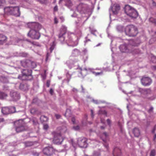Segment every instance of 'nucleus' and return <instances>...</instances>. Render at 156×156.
Masks as SVG:
<instances>
[{
	"mask_svg": "<svg viewBox=\"0 0 156 156\" xmlns=\"http://www.w3.org/2000/svg\"><path fill=\"white\" fill-rule=\"evenodd\" d=\"M76 37L73 38L75 35L71 33L66 32V27L62 26L60 29V33L58 35L60 41L63 43L65 41L67 44L70 46L74 47L78 44V41L81 35V32L79 29H76L75 32Z\"/></svg>",
	"mask_w": 156,
	"mask_h": 156,
	"instance_id": "1",
	"label": "nucleus"
},
{
	"mask_svg": "<svg viewBox=\"0 0 156 156\" xmlns=\"http://www.w3.org/2000/svg\"><path fill=\"white\" fill-rule=\"evenodd\" d=\"M28 26L31 29L28 35L31 38L38 39L40 35L38 30L41 28V26L38 23L31 22L27 24Z\"/></svg>",
	"mask_w": 156,
	"mask_h": 156,
	"instance_id": "2",
	"label": "nucleus"
},
{
	"mask_svg": "<svg viewBox=\"0 0 156 156\" xmlns=\"http://www.w3.org/2000/svg\"><path fill=\"white\" fill-rule=\"evenodd\" d=\"M129 48L130 46H127L126 44L121 45L119 47L120 51L122 52L131 53L133 54L140 53V51L138 49L133 48L131 50H130Z\"/></svg>",
	"mask_w": 156,
	"mask_h": 156,
	"instance_id": "3",
	"label": "nucleus"
},
{
	"mask_svg": "<svg viewBox=\"0 0 156 156\" xmlns=\"http://www.w3.org/2000/svg\"><path fill=\"white\" fill-rule=\"evenodd\" d=\"M125 11L128 16L133 19L136 18L138 15L137 11L129 5L125 6Z\"/></svg>",
	"mask_w": 156,
	"mask_h": 156,
	"instance_id": "4",
	"label": "nucleus"
},
{
	"mask_svg": "<svg viewBox=\"0 0 156 156\" xmlns=\"http://www.w3.org/2000/svg\"><path fill=\"white\" fill-rule=\"evenodd\" d=\"M125 32L129 36H135L138 33L136 28L133 25H128L125 28Z\"/></svg>",
	"mask_w": 156,
	"mask_h": 156,
	"instance_id": "5",
	"label": "nucleus"
},
{
	"mask_svg": "<svg viewBox=\"0 0 156 156\" xmlns=\"http://www.w3.org/2000/svg\"><path fill=\"white\" fill-rule=\"evenodd\" d=\"M23 120L20 119L16 122L15 123V125H18L16 128V130L17 132L19 133L26 129L24 126L25 124Z\"/></svg>",
	"mask_w": 156,
	"mask_h": 156,
	"instance_id": "6",
	"label": "nucleus"
},
{
	"mask_svg": "<svg viewBox=\"0 0 156 156\" xmlns=\"http://www.w3.org/2000/svg\"><path fill=\"white\" fill-rule=\"evenodd\" d=\"M53 134L54 136L53 143L57 144H61L63 139L60 133L54 132Z\"/></svg>",
	"mask_w": 156,
	"mask_h": 156,
	"instance_id": "7",
	"label": "nucleus"
},
{
	"mask_svg": "<svg viewBox=\"0 0 156 156\" xmlns=\"http://www.w3.org/2000/svg\"><path fill=\"white\" fill-rule=\"evenodd\" d=\"M87 5L83 3H80L76 7L77 11L81 14L85 13L87 12Z\"/></svg>",
	"mask_w": 156,
	"mask_h": 156,
	"instance_id": "8",
	"label": "nucleus"
},
{
	"mask_svg": "<svg viewBox=\"0 0 156 156\" xmlns=\"http://www.w3.org/2000/svg\"><path fill=\"white\" fill-rule=\"evenodd\" d=\"M32 71L30 69H23L22 72V76H19L18 78L22 80H27L28 79L26 77L31 76Z\"/></svg>",
	"mask_w": 156,
	"mask_h": 156,
	"instance_id": "9",
	"label": "nucleus"
},
{
	"mask_svg": "<svg viewBox=\"0 0 156 156\" xmlns=\"http://www.w3.org/2000/svg\"><path fill=\"white\" fill-rule=\"evenodd\" d=\"M78 145L82 148H86L87 146V139L83 137L79 138L77 140Z\"/></svg>",
	"mask_w": 156,
	"mask_h": 156,
	"instance_id": "10",
	"label": "nucleus"
},
{
	"mask_svg": "<svg viewBox=\"0 0 156 156\" xmlns=\"http://www.w3.org/2000/svg\"><path fill=\"white\" fill-rule=\"evenodd\" d=\"M139 92L141 93L142 97L145 98L151 93V90L150 89H143L140 88Z\"/></svg>",
	"mask_w": 156,
	"mask_h": 156,
	"instance_id": "11",
	"label": "nucleus"
},
{
	"mask_svg": "<svg viewBox=\"0 0 156 156\" xmlns=\"http://www.w3.org/2000/svg\"><path fill=\"white\" fill-rule=\"evenodd\" d=\"M43 152L44 154L48 156H50L54 152V150L53 148L48 147L45 148L43 150Z\"/></svg>",
	"mask_w": 156,
	"mask_h": 156,
	"instance_id": "12",
	"label": "nucleus"
},
{
	"mask_svg": "<svg viewBox=\"0 0 156 156\" xmlns=\"http://www.w3.org/2000/svg\"><path fill=\"white\" fill-rule=\"evenodd\" d=\"M142 84L145 86L150 85L151 82V79L148 77H143L141 80Z\"/></svg>",
	"mask_w": 156,
	"mask_h": 156,
	"instance_id": "13",
	"label": "nucleus"
},
{
	"mask_svg": "<svg viewBox=\"0 0 156 156\" xmlns=\"http://www.w3.org/2000/svg\"><path fill=\"white\" fill-rule=\"evenodd\" d=\"M100 137L102 139V140L104 142L103 145L104 146L107 148L108 149V144L107 143V139L108 137V135L106 133H104L102 134L100 136Z\"/></svg>",
	"mask_w": 156,
	"mask_h": 156,
	"instance_id": "14",
	"label": "nucleus"
},
{
	"mask_svg": "<svg viewBox=\"0 0 156 156\" xmlns=\"http://www.w3.org/2000/svg\"><path fill=\"white\" fill-rule=\"evenodd\" d=\"M10 96L14 100H18L20 98V96L18 93L14 90H12L10 92Z\"/></svg>",
	"mask_w": 156,
	"mask_h": 156,
	"instance_id": "15",
	"label": "nucleus"
},
{
	"mask_svg": "<svg viewBox=\"0 0 156 156\" xmlns=\"http://www.w3.org/2000/svg\"><path fill=\"white\" fill-rule=\"evenodd\" d=\"M111 9L114 14H116L120 9L119 5L116 4H115L112 6L111 7Z\"/></svg>",
	"mask_w": 156,
	"mask_h": 156,
	"instance_id": "16",
	"label": "nucleus"
},
{
	"mask_svg": "<svg viewBox=\"0 0 156 156\" xmlns=\"http://www.w3.org/2000/svg\"><path fill=\"white\" fill-rule=\"evenodd\" d=\"M12 14L16 16H19L20 15L19 8L18 6L12 7Z\"/></svg>",
	"mask_w": 156,
	"mask_h": 156,
	"instance_id": "17",
	"label": "nucleus"
},
{
	"mask_svg": "<svg viewBox=\"0 0 156 156\" xmlns=\"http://www.w3.org/2000/svg\"><path fill=\"white\" fill-rule=\"evenodd\" d=\"M82 72L80 73L81 74H82V73L84 72V71H89L91 72H92L93 74H94L95 76H98L100 74H102V72H96L94 71V69H91V68H85L83 69L82 70Z\"/></svg>",
	"mask_w": 156,
	"mask_h": 156,
	"instance_id": "18",
	"label": "nucleus"
},
{
	"mask_svg": "<svg viewBox=\"0 0 156 156\" xmlns=\"http://www.w3.org/2000/svg\"><path fill=\"white\" fill-rule=\"evenodd\" d=\"M62 1H64L65 2V5L69 8L73 5V3L70 0H59L58 4H61Z\"/></svg>",
	"mask_w": 156,
	"mask_h": 156,
	"instance_id": "19",
	"label": "nucleus"
},
{
	"mask_svg": "<svg viewBox=\"0 0 156 156\" xmlns=\"http://www.w3.org/2000/svg\"><path fill=\"white\" fill-rule=\"evenodd\" d=\"M13 9L12 7H7L4 9V11L5 14L12 15Z\"/></svg>",
	"mask_w": 156,
	"mask_h": 156,
	"instance_id": "20",
	"label": "nucleus"
},
{
	"mask_svg": "<svg viewBox=\"0 0 156 156\" xmlns=\"http://www.w3.org/2000/svg\"><path fill=\"white\" fill-rule=\"evenodd\" d=\"M120 153L121 151L119 148L116 147L114 148L113 152V156H119Z\"/></svg>",
	"mask_w": 156,
	"mask_h": 156,
	"instance_id": "21",
	"label": "nucleus"
},
{
	"mask_svg": "<svg viewBox=\"0 0 156 156\" xmlns=\"http://www.w3.org/2000/svg\"><path fill=\"white\" fill-rule=\"evenodd\" d=\"M80 54V52L79 50L77 49H74L72 52V55L73 56H76Z\"/></svg>",
	"mask_w": 156,
	"mask_h": 156,
	"instance_id": "22",
	"label": "nucleus"
},
{
	"mask_svg": "<svg viewBox=\"0 0 156 156\" xmlns=\"http://www.w3.org/2000/svg\"><path fill=\"white\" fill-rule=\"evenodd\" d=\"M7 37L4 35L0 34V44H3L6 40Z\"/></svg>",
	"mask_w": 156,
	"mask_h": 156,
	"instance_id": "23",
	"label": "nucleus"
},
{
	"mask_svg": "<svg viewBox=\"0 0 156 156\" xmlns=\"http://www.w3.org/2000/svg\"><path fill=\"white\" fill-rule=\"evenodd\" d=\"M82 53L83 55V59H84V62H85L86 60H87L88 58V56L87 55V50L86 49H84L83 50Z\"/></svg>",
	"mask_w": 156,
	"mask_h": 156,
	"instance_id": "24",
	"label": "nucleus"
},
{
	"mask_svg": "<svg viewBox=\"0 0 156 156\" xmlns=\"http://www.w3.org/2000/svg\"><path fill=\"white\" fill-rule=\"evenodd\" d=\"M133 133L135 136L138 137L140 134V132L139 129L136 128H134L133 130Z\"/></svg>",
	"mask_w": 156,
	"mask_h": 156,
	"instance_id": "25",
	"label": "nucleus"
},
{
	"mask_svg": "<svg viewBox=\"0 0 156 156\" xmlns=\"http://www.w3.org/2000/svg\"><path fill=\"white\" fill-rule=\"evenodd\" d=\"M9 108L3 107L2 108V112L3 114L6 115L9 113Z\"/></svg>",
	"mask_w": 156,
	"mask_h": 156,
	"instance_id": "26",
	"label": "nucleus"
},
{
	"mask_svg": "<svg viewBox=\"0 0 156 156\" xmlns=\"http://www.w3.org/2000/svg\"><path fill=\"white\" fill-rule=\"evenodd\" d=\"M73 60H68L66 62V64L68 67L70 68L71 69L73 66Z\"/></svg>",
	"mask_w": 156,
	"mask_h": 156,
	"instance_id": "27",
	"label": "nucleus"
},
{
	"mask_svg": "<svg viewBox=\"0 0 156 156\" xmlns=\"http://www.w3.org/2000/svg\"><path fill=\"white\" fill-rule=\"evenodd\" d=\"M8 96L7 94L4 92L0 91V99L5 98Z\"/></svg>",
	"mask_w": 156,
	"mask_h": 156,
	"instance_id": "28",
	"label": "nucleus"
},
{
	"mask_svg": "<svg viewBox=\"0 0 156 156\" xmlns=\"http://www.w3.org/2000/svg\"><path fill=\"white\" fill-rule=\"evenodd\" d=\"M71 115L70 110L69 109H67L65 114V116L66 117H70Z\"/></svg>",
	"mask_w": 156,
	"mask_h": 156,
	"instance_id": "29",
	"label": "nucleus"
},
{
	"mask_svg": "<svg viewBox=\"0 0 156 156\" xmlns=\"http://www.w3.org/2000/svg\"><path fill=\"white\" fill-rule=\"evenodd\" d=\"M116 29L118 31L120 32H122L123 31H125V28L122 25L117 26Z\"/></svg>",
	"mask_w": 156,
	"mask_h": 156,
	"instance_id": "30",
	"label": "nucleus"
},
{
	"mask_svg": "<svg viewBox=\"0 0 156 156\" xmlns=\"http://www.w3.org/2000/svg\"><path fill=\"white\" fill-rule=\"evenodd\" d=\"M55 44L54 41H53L52 44L50 45V47L49 49V51L51 52L55 47Z\"/></svg>",
	"mask_w": 156,
	"mask_h": 156,
	"instance_id": "31",
	"label": "nucleus"
},
{
	"mask_svg": "<svg viewBox=\"0 0 156 156\" xmlns=\"http://www.w3.org/2000/svg\"><path fill=\"white\" fill-rule=\"evenodd\" d=\"M150 57L151 58V60L152 62L154 63H156V57L154 55L151 54Z\"/></svg>",
	"mask_w": 156,
	"mask_h": 156,
	"instance_id": "32",
	"label": "nucleus"
},
{
	"mask_svg": "<svg viewBox=\"0 0 156 156\" xmlns=\"http://www.w3.org/2000/svg\"><path fill=\"white\" fill-rule=\"evenodd\" d=\"M9 113H13L16 112V108L14 107H11L9 108Z\"/></svg>",
	"mask_w": 156,
	"mask_h": 156,
	"instance_id": "33",
	"label": "nucleus"
},
{
	"mask_svg": "<svg viewBox=\"0 0 156 156\" xmlns=\"http://www.w3.org/2000/svg\"><path fill=\"white\" fill-rule=\"evenodd\" d=\"M88 98H90V96H88ZM90 98L91 99V100L90 101H91L93 103H94L96 104H99V103H101V102H104V101L103 102H101L100 101H98L97 100H94L93 99L91 98Z\"/></svg>",
	"mask_w": 156,
	"mask_h": 156,
	"instance_id": "34",
	"label": "nucleus"
},
{
	"mask_svg": "<svg viewBox=\"0 0 156 156\" xmlns=\"http://www.w3.org/2000/svg\"><path fill=\"white\" fill-rule=\"evenodd\" d=\"M87 119V115H85L82 121V123L83 125H85L86 123V121Z\"/></svg>",
	"mask_w": 156,
	"mask_h": 156,
	"instance_id": "35",
	"label": "nucleus"
},
{
	"mask_svg": "<svg viewBox=\"0 0 156 156\" xmlns=\"http://www.w3.org/2000/svg\"><path fill=\"white\" fill-rule=\"evenodd\" d=\"M58 130H59L61 133H65L67 130V129L65 126H64L63 128L61 129L58 128Z\"/></svg>",
	"mask_w": 156,
	"mask_h": 156,
	"instance_id": "36",
	"label": "nucleus"
},
{
	"mask_svg": "<svg viewBox=\"0 0 156 156\" xmlns=\"http://www.w3.org/2000/svg\"><path fill=\"white\" fill-rule=\"evenodd\" d=\"M149 20L150 22L154 23L156 25V19H154L153 17H151L149 19Z\"/></svg>",
	"mask_w": 156,
	"mask_h": 156,
	"instance_id": "37",
	"label": "nucleus"
},
{
	"mask_svg": "<svg viewBox=\"0 0 156 156\" xmlns=\"http://www.w3.org/2000/svg\"><path fill=\"white\" fill-rule=\"evenodd\" d=\"M155 154V151L154 150L151 151L150 155V156H154Z\"/></svg>",
	"mask_w": 156,
	"mask_h": 156,
	"instance_id": "38",
	"label": "nucleus"
},
{
	"mask_svg": "<svg viewBox=\"0 0 156 156\" xmlns=\"http://www.w3.org/2000/svg\"><path fill=\"white\" fill-rule=\"evenodd\" d=\"M58 6L56 5L54 8L53 11L54 12H57L58 11Z\"/></svg>",
	"mask_w": 156,
	"mask_h": 156,
	"instance_id": "39",
	"label": "nucleus"
},
{
	"mask_svg": "<svg viewBox=\"0 0 156 156\" xmlns=\"http://www.w3.org/2000/svg\"><path fill=\"white\" fill-rule=\"evenodd\" d=\"M66 76L67 78V79L68 80V82L71 78V75L70 74H69L68 72L66 74Z\"/></svg>",
	"mask_w": 156,
	"mask_h": 156,
	"instance_id": "40",
	"label": "nucleus"
},
{
	"mask_svg": "<svg viewBox=\"0 0 156 156\" xmlns=\"http://www.w3.org/2000/svg\"><path fill=\"white\" fill-rule=\"evenodd\" d=\"M99 113L100 114H102L105 115H106L107 114V112L105 111H102L101 110L99 111Z\"/></svg>",
	"mask_w": 156,
	"mask_h": 156,
	"instance_id": "41",
	"label": "nucleus"
},
{
	"mask_svg": "<svg viewBox=\"0 0 156 156\" xmlns=\"http://www.w3.org/2000/svg\"><path fill=\"white\" fill-rule=\"evenodd\" d=\"M5 2V0H0V6H3Z\"/></svg>",
	"mask_w": 156,
	"mask_h": 156,
	"instance_id": "42",
	"label": "nucleus"
},
{
	"mask_svg": "<svg viewBox=\"0 0 156 156\" xmlns=\"http://www.w3.org/2000/svg\"><path fill=\"white\" fill-rule=\"evenodd\" d=\"M36 109L34 108H33L30 110V112L32 114H34L36 112Z\"/></svg>",
	"mask_w": 156,
	"mask_h": 156,
	"instance_id": "43",
	"label": "nucleus"
},
{
	"mask_svg": "<svg viewBox=\"0 0 156 156\" xmlns=\"http://www.w3.org/2000/svg\"><path fill=\"white\" fill-rule=\"evenodd\" d=\"M89 29H90V32H91V33L93 34H94V33L96 32V31L95 30H92L91 29V28L90 27H89Z\"/></svg>",
	"mask_w": 156,
	"mask_h": 156,
	"instance_id": "44",
	"label": "nucleus"
},
{
	"mask_svg": "<svg viewBox=\"0 0 156 156\" xmlns=\"http://www.w3.org/2000/svg\"><path fill=\"white\" fill-rule=\"evenodd\" d=\"M48 127V126L47 124H45L43 125L44 129H47Z\"/></svg>",
	"mask_w": 156,
	"mask_h": 156,
	"instance_id": "45",
	"label": "nucleus"
},
{
	"mask_svg": "<svg viewBox=\"0 0 156 156\" xmlns=\"http://www.w3.org/2000/svg\"><path fill=\"white\" fill-rule=\"evenodd\" d=\"M73 129L76 130H78L79 129V127L78 126H74L73 127Z\"/></svg>",
	"mask_w": 156,
	"mask_h": 156,
	"instance_id": "46",
	"label": "nucleus"
},
{
	"mask_svg": "<svg viewBox=\"0 0 156 156\" xmlns=\"http://www.w3.org/2000/svg\"><path fill=\"white\" fill-rule=\"evenodd\" d=\"M20 55L23 57H25L27 56V54L26 53L23 52Z\"/></svg>",
	"mask_w": 156,
	"mask_h": 156,
	"instance_id": "47",
	"label": "nucleus"
},
{
	"mask_svg": "<svg viewBox=\"0 0 156 156\" xmlns=\"http://www.w3.org/2000/svg\"><path fill=\"white\" fill-rule=\"evenodd\" d=\"M107 122L109 126H110L111 125V121L109 119H108L107 120Z\"/></svg>",
	"mask_w": 156,
	"mask_h": 156,
	"instance_id": "48",
	"label": "nucleus"
},
{
	"mask_svg": "<svg viewBox=\"0 0 156 156\" xmlns=\"http://www.w3.org/2000/svg\"><path fill=\"white\" fill-rule=\"evenodd\" d=\"M33 0H24V2L27 3L28 2L29 3H31L33 1Z\"/></svg>",
	"mask_w": 156,
	"mask_h": 156,
	"instance_id": "49",
	"label": "nucleus"
},
{
	"mask_svg": "<svg viewBox=\"0 0 156 156\" xmlns=\"http://www.w3.org/2000/svg\"><path fill=\"white\" fill-rule=\"evenodd\" d=\"M48 51H48V52H47V54L46 58V61H48V57L49 56V53Z\"/></svg>",
	"mask_w": 156,
	"mask_h": 156,
	"instance_id": "50",
	"label": "nucleus"
},
{
	"mask_svg": "<svg viewBox=\"0 0 156 156\" xmlns=\"http://www.w3.org/2000/svg\"><path fill=\"white\" fill-rule=\"evenodd\" d=\"M153 108L152 107H150L149 110H148V112L150 113H151V112L152 111Z\"/></svg>",
	"mask_w": 156,
	"mask_h": 156,
	"instance_id": "51",
	"label": "nucleus"
},
{
	"mask_svg": "<svg viewBox=\"0 0 156 156\" xmlns=\"http://www.w3.org/2000/svg\"><path fill=\"white\" fill-rule=\"evenodd\" d=\"M9 3L11 4H14L15 3V1L14 0H10Z\"/></svg>",
	"mask_w": 156,
	"mask_h": 156,
	"instance_id": "52",
	"label": "nucleus"
},
{
	"mask_svg": "<svg viewBox=\"0 0 156 156\" xmlns=\"http://www.w3.org/2000/svg\"><path fill=\"white\" fill-rule=\"evenodd\" d=\"M55 117L57 119H59L60 118V115L58 114H56L55 115Z\"/></svg>",
	"mask_w": 156,
	"mask_h": 156,
	"instance_id": "53",
	"label": "nucleus"
},
{
	"mask_svg": "<svg viewBox=\"0 0 156 156\" xmlns=\"http://www.w3.org/2000/svg\"><path fill=\"white\" fill-rule=\"evenodd\" d=\"M71 120L73 123L74 124L75 123V118L74 117H72Z\"/></svg>",
	"mask_w": 156,
	"mask_h": 156,
	"instance_id": "54",
	"label": "nucleus"
},
{
	"mask_svg": "<svg viewBox=\"0 0 156 156\" xmlns=\"http://www.w3.org/2000/svg\"><path fill=\"white\" fill-rule=\"evenodd\" d=\"M54 22L55 23H58V20L56 17L54 18Z\"/></svg>",
	"mask_w": 156,
	"mask_h": 156,
	"instance_id": "55",
	"label": "nucleus"
},
{
	"mask_svg": "<svg viewBox=\"0 0 156 156\" xmlns=\"http://www.w3.org/2000/svg\"><path fill=\"white\" fill-rule=\"evenodd\" d=\"M50 93L51 95H52L53 93V90L52 89H51L50 90Z\"/></svg>",
	"mask_w": 156,
	"mask_h": 156,
	"instance_id": "56",
	"label": "nucleus"
},
{
	"mask_svg": "<svg viewBox=\"0 0 156 156\" xmlns=\"http://www.w3.org/2000/svg\"><path fill=\"white\" fill-rule=\"evenodd\" d=\"M91 117L92 118H93L94 117V115L93 114V110H91Z\"/></svg>",
	"mask_w": 156,
	"mask_h": 156,
	"instance_id": "57",
	"label": "nucleus"
},
{
	"mask_svg": "<svg viewBox=\"0 0 156 156\" xmlns=\"http://www.w3.org/2000/svg\"><path fill=\"white\" fill-rule=\"evenodd\" d=\"M46 85L47 87H49L50 85V82L49 81H47L46 83Z\"/></svg>",
	"mask_w": 156,
	"mask_h": 156,
	"instance_id": "58",
	"label": "nucleus"
},
{
	"mask_svg": "<svg viewBox=\"0 0 156 156\" xmlns=\"http://www.w3.org/2000/svg\"><path fill=\"white\" fill-rule=\"evenodd\" d=\"M4 121V119L2 118H0V123Z\"/></svg>",
	"mask_w": 156,
	"mask_h": 156,
	"instance_id": "59",
	"label": "nucleus"
},
{
	"mask_svg": "<svg viewBox=\"0 0 156 156\" xmlns=\"http://www.w3.org/2000/svg\"><path fill=\"white\" fill-rule=\"evenodd\" d=\"M44 118L46 120H47V118L46 117H45V116H42L41 117V119L42 118Z\"/></svg>",
	"mask_w": 156,
	"mask_h": 156,
	"instance_id": "60",
	"label": "nucleus"
},
{
	"mask_svg": "<svg viewBox=\"0 0 156 156\" xmlns=\"http://www.w3.org/2000/svg\"><path fill=\"white\" fill-rule=\"evenodd\" d=\"M60 19L61 20L62 22H63L64 20V18L62 16L60 17Z\"/></svg>",
	"mask_w": 156,
	"mask_h": 156,
	"instance_id": "61",
	"label": "nucleus"
},
{
	"mask_svg": "<svg viewBox=\"0 0 156 156\" xmlns=\"http://www.w3.org/2000/svg\"><path fill=\"white\" fill-rule=\"evenodd\" d=\"M71 16L72 17H76L77 16V15H76V13H75L73 14L72 15H71Z\"/></svg>",
	"mask_w": 156,
	"mask_h": 156,
	"instance_id": "62",
	"label": "nucleus"
},
{
	"mask_svg": "<svg viewBox=\"0 0 156 156\" xmlns=\"http://www.w3.org/2000/svg\"><path fill=\"white\" fill-rule=\"evenodd\" d=\"M155 98V97H153L152 98H149V99L151 100H154Z\"/></svg>",
	"mask_w": 156,
	"mask_h": 156,
	"instance_id": "63",
	"label": "nucleus"
},
{
	"mask_svg": "<svg viewBox=\"0 0 156 156\" xmlns=\"http://www.w3.org/2000/svg\"><path fill=\"white\" fill-rule=\"evenodd\" d=\"M153 6H155L156 5V3L154 2H153Z\"/></svg>",
	"mask_w": 156,
	"mask_h": 156,
	"instance_id": "64",
	"label": "nucleus"
}]
</instances>
